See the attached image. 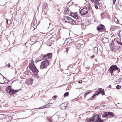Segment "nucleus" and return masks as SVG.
I'll return each instance as SVG.
<instances>
[{
    "mask_svg": "<svg viewBox=\"0 0 122 122\" xmlns=\"http://www.w3.org/2000/svg\"><path fill=\"white\" fill-rule=\"evenodd\" d=\"M97 0H91V1H97Z\"/></svg>",
    "mask_w": 122,
    "mask_h": 122,
    "instance_id": "nucleus-54",
    "label": "nucleus"
},
{
    "mask_svg": "<svg viewBox=\"0 0 122 122\" xmlns=\"http://www.w3.org/2000/svg\"><path fill=\"white\" fill-rule=\"evenodd\" d=\"M94 57H95L94 55H93L92 56H91L90 57V58H93Z\"/></svg>",
    "mask_w": 122,
    "mask_h": 122,
    "instance_id": "nucleus-46",
    "label": "nucleus"
},
{
    "mask_svg": "<svg viewBox=\"0 0 122 122\" xmlns=\"http://www.w3.org/2000/svg\"><path fill=\"white\" fill-rule=\"evenodd\" d=\"M116 88L117 89H120L121 88V86L119 85H117L116 86Z\"/></svg>",
    "mask_w": 122,
    "mask_h": 122,
    "instance_id": "nucleus-35",
    "label": "nucleus"
},
{
    "mask_svg": "<svg viewBox=\"0 0 122 122\" xmlns=\"http://www.w3.org/2000/svg\"><path fill=\"white\" fill-rule=\"evenodd\" d=\"M100 93L102 94V95H105V92H98L97 93H95L92 96V98L93 99H95L96 97L98 96V94Z\"/></svg>",
    "mask_w": 122,
    "mask_h": 122,
    "instance_id": "nucleus-10",
    "label": "nucleus"
},
{
    "mask_svg": "<svg viewBox=\"0 0 122 122\" xmlns=\"http://www.w3.org/2000/svg\"><path fill=\"white\" fill-rule=\"evenodd\" d=\"M122 30H120L118 31V35L119 36V38L121 39V36L120 35V32H121Z\"/></svg>",
    "mask_w": 122,
    "mask_h": 122,
    "instance_id": "nucleus-33",
    "label": "nucleus"
},
{
    "mask_svg": "<svg viewBox=\"0 0 122 122\" xmlns=\"http://www.w3.org/2000/svg\"><path fill=\"white\" fill-rule=\"evenodd\" d=\"M6 23H7L8 24V20H6Z\"/></svg>",
    "mask_w": 122,
    "mask_h": 122,
    "instance_id": "nucleus-58",
    "label": "nucleus"
},
{
    "mask_svg": "<svg viewBox=\"0 0 122 122\" xmlns=\"http://www.w3.org/2000/svg\"><path fill=\"white\" fill-rule=\"evenodd\" d=\"M6 93H9L11 95H13L15 93L17 92H6Z\"/></svg>",
    "mask_w": 122,
    "mask_h": 122,
    "instance_id": "nucleus-25",
    "label": "nucleus"
},
{
    "mask_svg": "<svg viewBox=\"0 0 122 122\" xmlns=\"http://www.w3.org/2000/svg\"><path fill=\"white\" fill-rule=\"evenodd\" d=\"M95 48H96V49H97V51H98V48L96 47Z\"/></svg>",
    "mask_w": 122,
    "mask_h": 122,
    "instance_id": "nucleus-57",
    "label": "nucleus"
},
{
    "mask_svg": "<svg viewBox=\"0 0 122 122\" xmlns=\"http://www.w3.org/2000/svg\"><path fill=\"white\" fill-rule=\"evenodd\" d=\"M71 22L70 23H71L73 25L77 24L78 23V21L77 20H74L71 19V20L70 21Z\"/></svg>",
    "mask_w": 122,
    "mask_h": 122,
    "instance_id": "nucleus-15",
    "label": "nucleus"
},
{
    "mask_svg": "<svg viewBox=\"0 0 122 122\" xmlns=\"http://www.w3.org/2000/svg\"><path fill=\"white\" fill-rule=\"evenodd\" d=\"M50 61V60H46L43 61L41 63L40 68L42 69L46 68L49 65Z\"/></svg>",
    "mask_w": 122,
    "mask_h": 122,
    "instance_id": "nucleus-2",
    "label": "nucleus"
},
{
    "mask_svg": "<svg viewBox=\"0 0 122 122\" xmlns=\"http://www.w3.org/2000/svg\"><path fill=\"white\" fill-rule=\"evenodd\" d=\"M45 108V107L44 106H41V107L38 108L39 109H43V108Z\"/></svg>",
    "mask_w": 122,
    "mask_h": 122,
    "instance_id": "nucleus-39",
    "label": "nucleus"
},
{
    "mask_svg": "<svg viewBox=\"0 0 122 122\" xmlns=\"http://www.w3.org/2000/svg\"><path fill=\"white\" fill-rule=\"evenodd\" d=\"M43 56L42 60H48L52 57V54L51 53H49Z\"/></svg>",
    "mask_w": 122,
    "mask_h": 122,
    "instance_id": "nucleus-6",
    "label": "nucleus"
},
{
    "mask_svg": "<svg viewBox=\"0 0 122 122\" xmlns=\"http://www.w3.org/2000/svg\"><path fill=\"white\" fill-rule=\"evenodd\" d=\"M119 28V29H120V27L118 26H116V28H115V30L118 29Z\"/></svg>",
    "mask_w": 122,
    "mask_h": 122,
    "instance_id": "nucleus-42",
    "label": "nucleus"
},
{
    "mask_svg": "<svg viewBox=\"0 0 122 122\" xmlns=\"http://www.w3.org/2000/svg\"><path fill=\"white\" fill-rule=\"evenodd\" d=\"M6 91L7 92H17L19 90H15L13 89L11 87V86H8L6 89Z\"/></svg>",
    "mask_w": 122,
    "mask_h": 122,
    "instance_id": "nucleus-9",
    "label": "nucleus"
},
{
    "mask_svg": "<svg viewBox=\"0 0 122 122\" xmlns=\"http://www.w3.org/2000/svg\"><path fill=\"white\" fill-rule=\"evenodd\" d=\"M16 16H15V20H16L17 21H18V20H16L15 19L16 18Z\"/></svg>",
    "mask_w": 122,
    "mask_h": 122,
    "instance_id": "nucleus-56",
    "label": "nucleus"
},
{
    "mask_svg": "<svg viewBox=\"0 0 122 122\" xmlns=\"http://www.w3.org/2000/svg\"><path fill=\"white\" fill-rule=\"evenodd\" d=\"M69 12V9H66L64 11V12L66 14H68Z\"/></svg>",
    "mask_w": 122,
    "mask_h": 122,
    "instance_id": "nucleus-31",
    "label": "nucleus"
},
{
    "mask_svg": "<svg viewBox=\"0 0 122 122\" xmlns=\"http://www.w3.org/2000/svg\"><path fill=\"white\" fill-rule=\"evenodd\" d=\"M102 41L104 43H105L106 42L105 41H106L108 40L107 38H102L101 39Z\"/></svg>",
    "mask_w": 122,
    "mask_h": 122,
    "instance_id": "nucleus-23",
    "label": "nucleus"
},
{
    "mask_svg": "<svg viewBox=\"0 0 122 122\" xmlns=\"http://www.w3.org/2000/svg\"><path fill=\"white\" fill-rule=\"evenodd\" d=\"M42 13L43 14L42 15L41 17H42V19H44L45 18L46 19L47 18V17H46V16H45V15H46V12L45 11H44V12H43V11H42Z\"/></svg>",
    "mask_w": 122,
    "mask_h": 122,
    "instance_id": "nucleus-18",
    "label": "nucleus"
},
{
    "mask_svg": "<svg viewBox=\"0 0 122 122\" xmlns=\"http://www.w3.org/2000/svg\"><path fill=\"white\" fill-rule=\"evenodd\" d=\"M117 4H118H118H116V5H117Z\"/></svg>",
    "mask_w": 122,
    "mask_h": 122,
    "instance_id": "nucleus-60",
    "label": "nucleus"
},
{
    "mask_svg": "<svg viewBox=\"0 0 122 122\" xmlns=\"http://www.w3.org/2000/svg\"><path fill=\"white\" fill-rule=\"evenodd\" d=\"M116 0H113V5H114L115 4V3L116 2Z\"/></svg>",
    "mask_w": 122,
    "mask_h": 122,
    "instance_id": "nucleus-45",
    "label": "nucleus"
},
{
    "mask_svg": "<svg viewBox=\"0 0 122 122\" xmlns=\"http://www.w3.org/2000/svg\"><path fill=\"white\" fill-rule=\"evenodd\" d=\"M108 116L107 112H105L102 115V117H105Z\"/></svg>",
    "mask_w": 122,
    "mask_h": 122,
    "instance_id": "nucleus-19",
    "label": "nucleus"
},
{
    "mask_svg": "<svg viewBox=\"0 0 122 122\" xmlns=\"http://www.w3.org/2000/svg\"><path fill=\"white\" fill-rule=\"evenodd\" d=\"M44 106L45 107V108H48V107H48V106H47V104Z\"/></svg>",
    "mask_w": 122,
    "mask_h": 122,
    "instance_id": "nucleus-47",
    "label": "nucleus"
},
{
    "mask_svg": "<svg viewBox=\"0 0 122 122\" xmlns=\"http://www.w3.org/2000/svg\"><path fill=\"white\" fill-rule=\"evenodd\" d=\"M91 92H87L86 93H85L84 95V98H86V96H87L88 94H89V93H90Z\"/></svg>",
    "mask_w": 122,
    "mask_h": 122,
    "instance_id": "nucleus-29",
    "label": "nucleus"
},
{
    "mask_svg": "<svg viewBox=\"0 0 122 122\" xmlns=\"http://www.w3.org/2000/svg\"><path fill=\"white\" fill-rule=\"evenodd\" d=\"M55 39V38L54 37H52L50 38V39L51 41H54V40Z\"/></svg>",
    "mask_w": 122,
    "mask_h": 122,
    "instance_id": "nucleus-40",
    "label": "nucleus"
},
{
    "mask_svg": "<svg viewBox=\"0 0 122 122\" xmlns=\"http://www.w3.org/2000/svg\"><path fill=\"white\" fill-rule=\"evenodd\" d=\"M47 120L48 121L50 122H52V120L51 119V118L50 117H47Z\"/></svg>",
    "mask_w": 122,
    "mask_h": 122,
    "instance_id": "nucleus-27",
    "label": "nucleus"
},
{
    "mask_svg": "<svg viewBox=\"0 0 122 122\" xmlns=\"http://www.w3.org/2000/svg\"><path fill=\"white\" fill-rule=\"evenodd\" d=\"M1 87H0V89H1Z\"/></svg>",
    "mask_w": 122,
    "mask_h": 122,
    "instance_id": "nucleus-61",
    "label": "nucleus"
},
{
    "mask_svg": "<svg viewBox=\"0 0 122 122\" xmlns=\"http://www.w3.org/2000/svg\"><path fill=\"white\" fill-rule=\"evenodd\" d=\"M114 42L112 40L109 44V46L111 48H112L113 50L114 51H119L121 49V48L120 47H117V49L116 48H115L116 47L115 45H114Z\"/></svg>",
    "mask_w": 122,
    "mask_h": 122,
    "instance_id": "nucleus-5",
    "label": "nucleus"
},
{
    "mask_svg": "<svg viewBox=\"0 0 122 122\" xmlns=\"http://www.w3.org/2000/svg\"><path fill=\"white\" fill-rule=\"evenodd\" d=\"M117 70V71L118 73L120 71V69L117 67L116 65H112L111 66L109 69V71L110 73L112 75L114 71Z\"/></svg>",
    "mask_w": 122,
    "mask_h": 122,
    "instance_id": "nucleus-3",
    "label": "nucleus"
},
{
    "mask_svg": "<svg viewBox=\"0 0 122 122\" xmlns=\"http://www.w3.org/2000/svg\"><path fill=\"white\" fill-rule=\"evenodd\" d=\"M70 47H67L66 49V50L65 51L66 52L67 54L68 52V50L70 49Z\"/></svg>",
    "mask_w": 122,
    "mask_h": 122,
    "instance_id": "nucleus-34",
    "label": "nucleus"
},
{
    "mask_svg": "<svg viewBox=\"0 0 122 122\" xmlns=\"http://www.w3.org/2000/svg\"><path fill=\"white\" fill-rule=\"evenodd\" d=\"M98 0L96 1H92V2H94V3L96 4L97 5L99 4V3L98 2Z\"/></svg>",
    "mask_w": 122,
    "mask_h": 122,
    "instance_id": "nucleus-32",
    "label": "nucleus"
},
{
    "mask_svg": "<svg viewBox=\"0 0 122 122\" xmlns=\"http://www.w3.org/2000/svg\"><path fill=\"white\" fill-rule=\"evenodd\" d=\"M93 122H103V120L101 119L99 117V116L97 114H93L92 117Z\"/></svg>",
    "mask_w": 122,
    "mask_h": 122,
    "instance_id": "nucleus-4",
    "label": "nucleus"
},
{
    "mask_svg": "<svg viewBox=\"0 0 122 122\" xmlns=\"http://www.w3.org/2000/svg\"><path fill=\"white\" fill-rule=\"evenodd\" d=\"M88 12L87 9L86 7L83 8L79 11L80 14L82 15H86L88 13Z\"/></svg>",
    "mask_w": 122,
    "mask_h": 122,
    "instance_id": "nucleus-7",
    "label": "nucleus"
},
{
    "mask_svg": "<svg viewBox=\"0 0 122 122\" xmlns=\"http://www.w3.org/2000/svg\"><path fill=\"white\" fill-rule=\"evenodd\" d=\"M115 46H116V47H115V48H116L117 49V47H120L119 46H117V45H115Z\"/></svg>",
    "mask_w": 122,
    "mask_h": 122,
    "instance_id": "nucleus-53",
    "label": "nucleus"
},
{
    "mask_svg": "<svg viewBox=\"0 0 122 122\" xmlns=\"http://www.w3.org/2000/svg\"><path fill=\"white\" fill-rule=\"evenodd\" d=\"M64 19L63 21V22H64L65 23L68 22L70 23V22L71 20V18L70 17L67 16H65L63 17Z\"/></svg>",
    "mask_w": 122,
    "mask_h": 122,
    "instance_id": "nucleus-8",
    "label": "nucleus"
},
{
    "mask_svg": "<svg viewBox=\"0 0 122 122\" xmlns=\"http://www.w3.org/2000/svg\"><path fill=\"white\" fill-rule=\"evenodd\" d=\"M86 120L87 122H91L93 121L92 117L90 118H87Z\"/></svg>",
    "mask_w": 122,
    "mask_h": 122,
    "instance_id": "nucleus-20",
    "label": "nucleus"
},
{
    "mask_svg": "<svg viewBox=\"0 0 122 122\" xmlns=\"http://www.w3.org/2000/svg\"><path fill=\"white\" fill-rule=\"evenodd\" d=\"M36 78H38L39 76L38 75V73H34L33 75Z\"/></svg>",
    "mask_w": 122,
    "mask_h": 122,
    "instance_id": "nucleus-26",
    "label": "nucleus"
},
{
    "mask_svg": "<svg viewBox=\"0 0 122 122\" xmlns=\"http://www.w3.org/2000/svg\"><path fill=\"white\" fill-rule=\"evenodd\" d=\"M104 13H102V14H101V16H102L103 15Z\"/></svg>",
    "mask_w": 122,
    "mask_h": 122,
    "instance_id": "nucleus-55",
    "label": "nucleus"
},
{
    "mask_svg": "<svg viewBox=\"0 0 122 122\" xmlns=\"http://www.w3.org/2000/svg\"><path fill=\"white\" fill-rule=\"evenodd\" d=\"M50 103H48L47 104V106H48V107H49V106H50Z\"/></svg>",
    "mask_w": 122,
    "mask_h": 122,
    "instance_id": "nucleus-52",
    "label": "nucleus"
},
{
    "mask_svg": "<svg viewBox=\"0 0 122 122\" xmlns=\"http://www.w3.org/2000/svg\"><path fill=\"white\" fill-rule=\"evenodd\" d=\"M41 61V60H36L35 61V62L36 63L37 62H38L40 61Z\"/></svg>",
    "mask_w": 122,
    "mask_h": 122,
    "instance_id": "nucleus-48",
    "label": "nucleus"
},
{
    "mask_svg": "<svg viewBox=\"0 0 122 122\" xmlns=\"http://www.w3.org/2000/svg\"><path fill=\"white\" fill-rule=\"evenodd\" d=\"M97 30L99 32H102L105 30L103 28H100V27L99 26L97 27Z\"/></svg>",
    "mask_w": 122,
    "mask_h": 122,
    "instance_id": "nucleus-16",
    "label": "nucleus"
},
{
    "mask_svg": "<svg viewBox=\"0 0 122 122\" xmlns=\"http://www.w3.org/2000/svg\"><path fill=\"white\" fill-rule=\"evenodd\" d=\"M65 116H67V114H66V113H65Z\"/></svg>",
    "mask_w": 122,
    "mask_h": 122,
    "instance_id": "nucleus-59",
    "label": "nucleus"
},
{
    "mask_svg": "<svg viewBox=\"0 0 122 122\" xmlns=\"http://www.w3.org/2000/svg\"><path fill=\"white\" fill-rule=\"evenodd\" d=\"M108 116L110 115L112 117H113L114 115L113 112H107Z\"/></svg>",
    "mask_w": 122,
    "mask_h": 122,
    "instance_id": "nucleus-21",
    "label": "nucleus"
},
{
    "mask_svg": "<svg viewBox=\"0 0 122 122\" xmlns=\"http://www.w3.org/2000/svg\"><path fill=\"white\" fill-rule=\"evenodd\" d=\"M33 27L34 29H36V25L34 23L33 25Z\"/></svg>",
    "mask_w": 122,
    "mask_h": 122,
    "instance_id": "nucleus-38",
    "label": "nucleus"
},
{
    "mask_svg": "<svg viewBox=\"0 0 122 122\" xmlns=\"http://www.w3.org/2000/svg\"><path fill=\"white\" fill-rule=\"evenodd\" d=\"M65 103L61 104L60 105L61 108L62 110H64L66 109L67 107V104Z\"/></svg>",
    "mask_w": 122,
    "mask_h": 122,
    "instance_id": "nucleus-11",
    "label": "nucleus"
},
{
    "mask_svg": "<svg viewBox=\"0 0 122 122\" xmlns=\"http://www.w3.org/2000/svg\"><path fill=\"white\" fill-rule=\"evenodd\" d=\"M122 82V77L119 78L116 80V82H117L120 83Z\"/></svg>",
    "mask_w": 122,
    "mask_h": 122,
    "instance_id": "nucleus-22",
    "label": "nucleus"
},
{
    "mask_svg": "<svg viewBox=\"0 0 122 122\" xmlns=\"http://www.w3.org/2000/svg\"><path fill=\"white\" fill-rule=\"evenodd\" d=\"M95 92H105L104 89H103V90H102V88H99L98 90L96 91Z\"/></svg>",
    "mask_w": 122,
    "mask_h": 122,
    "instance_id": "nucleus-24",
    "label": "nucleus"
},
{
    "mask_svg": "<svg viewBox=\"0 0 122 122\" xmlns=\"http://www.w3.org/2000/svg\"><path fill=\"white\" fill-rule=\"evenodd\" d=\"M107 90H106V89H105V91H107Z\"/></svg>",
    "mask_w": 122,
    "mask_h": 122,
    "instance_id": "nucleus-62",
    "label": "nucleus"
},
{
    "mask_svg": "<svg viewBox=\"0 0 122 122\" xmlns=\"http://www.w3.org/2000/svg\"><path fill=\"white\" fill-rule=\"evenodd\" d=\"M8 67H9L10 66V63H9L7 65Z\"/></svg>",
    "mask_w": 122,
    "mask_h": 122,
    "instance_id": "nucleus-50",
    "label": "nucleus"
},
{
    "mask_svg": "<svg viewBox=\"0 0 122 122\" xmlns=\"http://www.w3.org/2000/svg\"><path fill=\"white\" fill-rule=\"evenodd\" d=\"M57 96L56 95H55L54 97H52V98H54V99L56 98H57Z\"/></svg>",
    "mask_w": 122,
    "mask_h": 122,
    "instance_id": "nucleus-43",
    "label": "nucleus"
},
{
    "mask_svg": "<svg viewBox=\"0 0 122 122\" xmlns=\"http://www.w3.org/2000/svg\"><path fill=\"white\" fill-rule=\"evenodd\" d=\"M43 6L44 7H46L47 6V4L46 3H44L43 4Z\"/></svg>",
    "mask_w": 122,
    "mask_h": 122,
    "instance_id": "nucleus-37",
    "label": "nucleus"
},
{
    "mask_svg": "<svg viewBox=\"0 0 122 122\" xmlns=\"http://www.w3.org/2000/svg\"><path fill=\"white\" fill-rule=\"evenodd\" d=\"M108 87L109 88H111L112 87V86L111 85H109L108 86Z\"/></svg>",
    "mask_w": 122,
    "mask_h": 122,
    "instance_id": "nucleus-49",
    "label": "nucleus"
},
{
    "mask_svg": "<svg viewBox=\"0 0 122 122\" xmlns=\"http://www.w3.org/2000/svg\"><path fill=\"white\" fill-rule=\"evenodd\" d=\"M53 25H52L50 23H49V26L48 27V29L50 30L49 31V33H51V31H52L53 32L54 31L53 30ZM53 32L52 33H53Z\"/></svg>",
    "mask_w": 122,
    "mask_h": 122,
    "instance_id": "nucleus-14",
    "label": "nucleus"
},
{
    "mask_svg": "<svg viewBox=\"0 0 122 122\" xmlns=\"http://www.w3.org/2000/svg\"><path fill=\"white\" fill-rule=\"evenodd\" d=\"M81 24V27H82V28L84 26V25H82L81 24Z\"/></svg>",
    "mask_w": 122,
    "mask_h": 122,
    "instance_id": "nucleus-51",
    "label": "nucleus"
},
{
    "mask_svg": "<svg viewBox=\"0 0 122 122\" xmlns=\"http://www.w3.org/2000/svg\"><path fill=\"white\" fill-rule=\"evenodd\" d=\"M33 79H29L25 82V83L28 85H31L33 83Z\"/></svg>",
    "mask_w": 122,
    "mask_h": 122,
    "instance_id": "nucleus-13",
    "label": "nucleus"
},
{
    "mask_svg": "<svg viewBox=\"0 0 122 122\" xmlns=\"http://www.w3.org/2000/svg\"><path fill=\"white\" fill-rule=\"evenodd\" d=\"M99 27H100V28L103 27L104 28V29L105 30V26L102 24H101L99 25Z\"/></svg>",
    "mask_w": 122,
    "mask_h": 122,
    "instance_id": "nucleus-28",
    "label": "nucleus"
},
{
    "mask_svg": "<svg viewBox=\"0 0 122 122\" xmlns=\"http://www.w3.org/2000/svg\"><path fill=\"white\" fill-rule=\"evenodd\" d=\"M76 13H75V14L73 13H71L70 14V16H72L76 20L78 19L79 17L78 16V15H76Z\"/></svg>",
    "mask_w": 122,
    "mask_h": 122,
    "instance_id": "nucleus-12",
    "label": "nucleus"
},
{
    "mask_svg": "<svg viewBox=\"0 0 122 122\" xmlns=\"http://www.w3.org/2000/svg\"><path fill=\"white\" fill-rule=\"evenodd\" d=\"M34 62L33 61H32L29 65V67L33 72L38 73L39 71L34 64Z\"/></svg>",
    "mask_w": 122,
    "mask_h": 122,
    "instance_id": "nucleus-1",
    "label": "nucleus"
},
{
    "mask_svg": "<svg viewBox=\"0 0 122 122\" xmlns=\"http://www.w3.org/2000/svg\"><path fill=\"white\" fill-rule=\"evenodd\" d=\"M82 80H80L78 81V82L79 83H81L82 82Z\"/></svg>",
    "mask_w": 122,
    "mask_h": 122,
    "instance_id": "nucleus-44",
    "label": "nucleus"
},
{
    "mask_svg": "<svg viewBox=\"0 0 122 122\" xmlns=\"http://www.w3.org/2000/svg\"><path fill=\"white\" fill-rule=\"evenodd\" d=\"M95 7V8L97 9H98V6L96 5H94Z\"/></svg>",
    "mask_w": 122,
    "mask_h": 122,
    "instance_id": "nucleus-41",
    "label": "nucleus"
},
{
    "mask_svg": "<svg viewBox=\"0 0 122 122\" xmlns=\"http://www.w3.org/2000/svg\"><path fill=\"white\" fill-rule=\"evenodd\" d=\"M69 95L68 92H66L65 93L64 95V97H66L67 96Z\"/></svg>",
    "mask_w": 122,
    "mask_h": 122,
    "instance_id": "nucleus-30",
    "label": "nucleus"
},
{
    "mask_svg": "<svg viewBox=\"0 0 122 122\" xmlns=\"http://www.w3.org/2000/svg\"><path fill=\"white\" fill-rule=\"evenodd\" d=\"M2 76L3 77V79L4 80V81L3 82H1L0 83L1 84H3L4 83H6L8 82V81L7 80V79L5 77L3 76L2 75Z\"/></svg>",
    "mask_w": 122,
    "mask_h": 122,
    "instance_id": "nucleus-17",
    "label": "nucleus"
},
{
    "mask_svg": "<svg viewBox=\"0 0 122 122\" xmlns=\"http://www.w3.org/2000/svg\"><path fill=\"white\" fill-rule=\"evenodd\" d=\"M117 43L119 44L122 46V43L121 41H117Z\"/></svg>",
    "mask_w": 122,
    "mask_h": 122,
    "instance_id": "nucleus-36",
    "label": "nucleus"
}]
</instances>
